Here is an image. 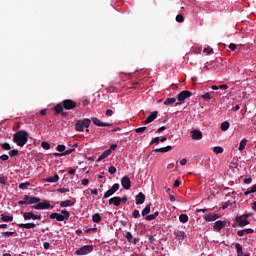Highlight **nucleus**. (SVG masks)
Segmentation results:
<instances>
[{"instance_id":"18","label":"nucleus","mask_w":256,"mask_h":256,"mask_svg":"<svg viewBox=\"0 0 256 256\" xmlns=\"http://www.w3.org/2000/svg\"><path fill=\"white\" fill-rule=\"evenodd\" d=\"M225 225H227L226 222L218 220L214 224V230L215 231H221V229H223L225 227Z\"/></svg>"},{"instance_id":"6","label":"nucleus","mask_w":256,"mask_h":256,"mask_svg":"<svg viewBox=\"0 0 256 256\" xmlns=\"http://www.w3.org/2000/svg\"><path fill=\"white\" fill-rule=\"evenodd\" d=\"M93 252L92 245L82 246L80 249L75 251V255H89V253Z\"/></svg>"},{"instance_id":"62","label":"nucleus","mask_w":256,"mask_h":256,"mask_svg":"<svg viewBox=\"0 0 256 256\" xmlns=\"http://www.w3.org/2000/svg\"><path fill=\"white\" fill-rule=\"evenodd\" d=\"M166 129H167V127L161 126V127L156 131V133H163V131H165Z\"/></svg>"},{"instance_id":"50","label":"nucleus","mask_w":256,"mask_h":256,"mask_svg":"<svg viewBox=\"0 0 256 256\" xmlns=\"http://www.w3.org/2000/svg\"><path fill=\"white\" fill-rule=\"evenodd\" d=\"M147 131V127H140L135 130V133H143Z\"/></svg>"},{"instance_id":"22","label":"nucleus","mask_w":256,"mask_h":256,"mask_svg":"<svg viewBox=\"0 0 256 256\" xmlns=\"http://www.w3.org/2000/svg\"><path fill=\"white\" fill-rule=\"evenodd\" d=\"M109 155H111V150H105L96 160L97 163H99L100 161H103V159H107V157H109Z\"/></svg>"},{"instance_id":"52","label":"nucleus","mask_w":256,"mask_h":256,"mask_svg":"<svg viewBox=\"0 0 256 256\" xmlns=\"http://www.w3.org/2000/svg\"><path fill=\"white\" fill-rule=\"evenodd\" d=\"M74 151H75V148L65 150V151L63 152V155H64V156H65V155H71V153H73Z\"/></svg>"},{"instance_id":"19","label":"nucleus","mask_w":256,"mask_h":256,"mask_svg":"<svg viewBox=\"0 0 256 256\" xmlns=\"http://www.w3.org/2000/svg\"><path fill=\"white\" fill-rule=\"evenodd\" d=\"M145 203V194L143 192H139L136 196V205H143Z\"/></svg>"},{"instance_id":"3","label":"nucleus","mask_w":256,"mask_h":256,"mask_svg":"<svg viewBox=\"0 0 256 256\" xmlns=\"http://www.w3.org/2000/svg\"><path fill=\"white\" fill-rule=\"evenodd\" d=\"M89 125H91V120L89 118H85L84 120H78L75 124V129L79 133H83L85 127L89 129Z\"/></svg>"},{"instance_id":"24","label":"nucleus","mask_w":256,"mask_h":256,"mask_svg":"<svg viewBox=\"0 0 256 256\" xmlns=\"http://www.w3.org/2000/svg\"><path fill=\"white\" fill-rule=\"evenodd\" d=\"M171 149H173V146H166L163 148H158L155 151H156V153H167V152L171 151Z\"/></svg>"},{"instance_id":"61","label":"nucleus","mask_w":256,"mask_h":256,"mask_svg":"<svg viewBox=\"0 0 256 256\" xmlns=\"http://www.w3.org/2000/svg\"><path fill=\"white\" fill-rule=\"evenodd\" d=\"M81 183H82V185L87 186V185H89V179L84 178V179L81 181Z\"/></svg>"},{"instance_id":"23","label":"nucleus","mask_w":256,"mask_h":256,"mask_svg":"<svg viewBox=\"0 0 256 256\" xmlns=\"http://www.w3.org/2000/svg\"><path fill=\"white\" fill-rule=\"evenodd\" d=\"M47 183H57L59 181V175L55 174L54 176H50L46 178Z\"/></svg>"},{"instance_id":"38","label":"nucleus","mask_w":256,"mask_h":256,"mask_svg":"<svg viewBox=\"0 0 256 256\" xmlns=\"http://www.w3.org/2000/svg\"><path fill=\"white\" fill-rule=\"evenodd\" d=\"M125 238L127 239L128 243H133V234H131V232H127L125 234Z\"/></svg>"},{"instance_id":"55","label":"nucleus","mask_w":256,"mask_h":256,"mask_svg":"<svg viewBox=\"0 0 256 256\" xmlns=\"http://www.w3.org/2000/svg\"><path fill=\"white\" fill-rule=\"evenodd\" d=\"M15 232H3L2 235L3 237H11L14 235Z\"/></svg>"},{"instance_id":"53","label":"nucleus","mask_w":256,"mask_h":256,"mask_svg":"<svg viewBox=\"0 0 256 256\" xmlns=\"http://www.w3.org/2000/svg\"><path fill=\"white\" fill-rule=\"evenodd\" d=\"M159 141H161V139H159V137H155L152 139V141L150 142V145H153L155 143H157V145H159Z\"/></svg>"},{"instance_id":"16","label":"nucleus","mask_w":256,"mask_h":256,"mask_svg":"<svg viewBox=\"0 0 256 256\" xmlns=\"http://www.w3.org/2000/svg\"><path fill=\"white\" fill-rule=\"evenodd\" d=\"M109 205H114V207H119L121 205V197L115 196L109 199Z\"/></svg>"},{"instance_id":"45","label":"nucleus","mask_w":256,"mask_h":256,"mask_svg":"<svg viewBox=\"0 0 256 256\" xmlns=\"http://www.w3.org/2000/svg\"><path fill=\"white\" fill-rule=\"evenodd\" d=\"M202 99H205L206 101H211L212 97H211V93L207 92L204 95H202Z\"/></svg>"},{"instance_id":"4","label":"nucleus","mask_w":256,"mask_h":256,"mask_svg":"<svg viewBox=\"0 0 256 256\" xmlns=\"http://www.w3.org/2000/svg\"><path fill=\"white\" fill-rule=\"evenodd\" d=\"M193 95V93L189 90H183L182 92H180L178 94V101L176 103V106L177 105H181V103H183L185 101V99H189V97H191Z\"/></svg>"},{"instance_id":"30","label":"nucleus","mask_w":256,"mask_h":256,"mask_svg":"<svg viewBox=\"0 0 256 256\" xmlns=\"http://www.w3.org/2000/svg\"><path fill=\"white\" fill-rule=\"evenodd\" d=\"M31 187L30 182H25V183H20L19 184V189H22V191H25L26 189H29Z\"/></svg>"},{"instance_id":"20","label":"nucleus","mask_w":256,"mask_h":256,"mask_svg":"<svg viewBox=\"0 0 256 256\" xmlns=\"http://www.w3.org/2000/svg\"><path fill=\"white\" fill-rule=\"evenodd\" d=\"M174 235H175L176 239H178V241H183L184 239L187 238V235H185V232L180 231V230L174 232Z\"/></svg>"},{"instance_id":"29","label":"nucleus","mask_w":256,"mask_h":256,"mask_svg":"<svg viewBox=\"0 0 256 256\" xmlns=\"http://www.w3.org/2000/svg\"><path fill=\"white\" fill-rule=\"evenodd\" d=\"M159 217V212L156 211L154 214H150L146 217V221H154V219H157Z\"/></svg>"},{"instance_id":"49","label":"nucleus","mask_w":256,"mask_h":256,"mask_svg":"<svg viewBox=\"0 0 256 256\" xmlns=\"http://www.w3.org/2000/svg\"><path fill=\"white\" fill-rule=\"evenodd\" d=\"M56 149H57V151H59V153H63V151H65L66 147H65V145H58Z\"/></svg>"},{"instance_id":"28","label":"nucleus","mask_w":256,"mask_h":256,"mask_svg":"<svg viewBox=\"0 0 256 256\" xmlns=\"http://www.w3.org/2000/svg\"><path fill=\"white\" fill-rule=\"evenodd\" d=\"M41 203V198L35 197V196H30V205H35Z\"/></svg>"},{"instance_id":"36","label":"nucleus","mask_w":256,"mask_h":256,"mask_svg":"<svg viewBox=\"0 0 256 256\" xmlns=\"http://www.w3.org/2000/svg\"><path fill=\"white\" fill-rule=\"evenodd\" d=\"M213 151H214V153H215L216 155H221V153H223V147H221V146H216V147H214Z\"/></svg>"},{"instance_id":"11","label":"nucleus","mask_w":256,"mask_h":256,"mask_svg":"<svg viewBox=\"0 0 256 256\" xmlns=\"http://www.w3.org/2000/svg\"><path fill=\"white\" fill-rule=\"evenodd\" d=\"M91 119L93 124L96 125L97 127H113L112 123H104L100 121L99 118L97 117H92Z\"/></svg>"},{"instance_id":"33","label":"nucleus","mask_w":256,"mask_h":256,"mask_svg":"<svg viewBox=\"0 0 256 256\" xmlns=\"http://www.w3.org/2000/svg\"><path fill=\"white\" fill-rule=\"evenodd\" d=\"M173 103H177V99L176 98H167L164 101V105H173Z\"/></svg>"},{"instance_id":"27","label":"nucleus","mask_w":256,"mask_h":256,"mask_svg":"<svg viewBox=\"0 0 256 256\" xmlns=\"http://www.w3.org/2000/svg\"><path fill=\"white\" fill-rule=\"evenodd\" d=\"M151 213V205H146V207L142 210V217H147Z\"/></svg>"},{"instance_id":"34","label":"nucleus","mask_w":256,"mask_h":256,"mask_svg":"<svg viewBox=\"0 0 256 256\" xmlns=\"http://www.w3.org/2000/svg\"><path fill=\"white\" fill-rule=\"evenodd\" d=\"M246 145H247V139L244 138L240 141V145H239V148H238L239 151H243L245 149Z\"/></svg>"},{"instance_id":"26","label":"nucleus","mask_w":256,"mask_h":256,"mask_svg":"<svg viewBox=\"0 0 256 256\" xmlns=\"http://www.w3.org/2000/svg\"><path fill=\"white\" fill-rule=\"evenodd\" d=\"M63 104L59 103L54 107L55 115H59V113H63Z\"/></svg>"},{"instance_id":"12","label":"nucleus","mask_w":256,"mask_h":256,"mask_svg":"<svg viewBox=\"0 0 256 256\" xmlns=\"http://www.w3.org/2000/svg\"><path fill=\"white\" fill-rule=\"evenodd\" d=\"M236 223H238L239 227H247L249 225V220L247 218H244V216H236Z\"/></svg>"},{"instance_id":"46","label":"nucleus","mask_w":256,"mask_h":256,"mask_svg":"<svg viewBox=\"0 0 256 256\" xmlns=\"http://www.w3.org/2000/svg\"><path fill=\"white\" fill-rule=\"evenodd\" d=\"M10 157H17L19 155V150L14 149L9 152Z\"/></svg>"},{"instance_id":"39","label":"nucleus","mask_w":256,"mask_h":256,"mask_svg":"<svg viewBox=\"0 0 256 256\" xmlns=\"http://www.w3.org/2000/svg\"><path fill=\"white\" fill-rule=\"evenodd\" d=\"M41 147H42V149L49 150V149H51V144H49V142L43 141L41 143Z\"/></svg>"},{"instance_id":"31","label":"nucleus","mask_w":256,"mask_h":256,"mask_svg":"<svg viewBox=\"0 0 256 256\" xmlns=\"http://www.w3.org/2000/svg\"><path fill=\"white\" fill-rule=\"evenodd\" d=\"M92 221L94 223H101V215L99 213H96L92 216Z\"/></svg>"},{"instance_id":"9","label":"nucleus","mask_w":256,"mask_h":256,"mask_svg":"<svg viewBox=\"0 0 256 256\" xmlns=\"http://www.w3.org/2000/svg\"><path fill=\"white\" fill-rule=\"evenodd\" d=\"M23 217L25 221H29L33 219V221H41V215H35L33 212H25L23 213Z\"/></svg>"},{"instance_id":"63","label":"nucleus","mask_w":256,"mask_h":256,"mask_svg":"<svg viewBox=\"0 0 256 256\" xmlns=\"http://www.w3.org/2000/svg\"><path fill=\"white\" fill-rule=\"evenodd\" d=\"M43 247L44 249H49L51 247V244L49 242H44Z\"/></svg>"},{"instance_id":"14","label":"nucleus","mask_w":256,"mask_h":256,"mask_svg":"<svg viewBox=\"0 0 256 256\" xmlns=\"http://www.w3.org/2000/svg\"><path fill=\"white\" fill-rule=\"evenodd\" d=\"M157 115H159V111L152 112L144 121L145 125H149V123H153L155 119H157Z\"/></svg>"},{"instance_id":"59","label":"nucleus","mask_w":256,"mask_h":256,"mask_svg":"<svg viewBox=\"0 0 256 256\" xmlns=\"http://www.w3.org/2000/svg\"><path fill=\"white\" fill-rule=\"evenodd\" d=\"M242 216H244V219L247 220V219H249V217H253V212L243 214Z\"/></svg>"},{"instance_id":"58","label":"nucleus","mask_w":256,"mask_h":256,"mask_svg":"<svg viewBox=\"0 0 256 256\" xmlns=\"http://www.w3.org/2000/svg\"><path fill=\"white\" fill-rule=\"evenodd\" d=\"M229 49L232 50V51H235V49H237V44L231 43V44L229 45Z\"/></svg>"},{"instance_id":"41","label":"nucleus","mask_w":256,"mask_h":256,"mask_svg":"<svg viewBox=\"0 0 256 256\" xmlns=\"http://www.w3.org/2000/svg\"><path fill=\"white\" fill-rule=\"evenodd\" d=\"M23 200H24V204L25 205H31V196H29V195H24V198H23Z\"/></svg>"},{"instance_id":"35","label":"nucleus","mask_w":256,"mask_h":256,"mask_svg":"<svg viewBox=\"0 0 256 256\" xmlns=\"http://www.w3.org/2000/svg\"><path fill=\"white\" fill-rule=\"evenodd\" d=\"M73 205V202L71 200L62 201L60 203V207H71Z\"/></svg>"},{"instance_id":"32","label":"nucleus","mask_w":256,"mask_h":256,"mask_svg":"<svg viewBox=\"0 0 256 256\" xmlns=\"http://www.w3.org/2000/svg\"><path fill=\"white\" fill-rule=\"evenodd\" d=\"M179 221L180 223H187V221H189V216H187V214H181L179 216Z\"/></svg>"},{"instance_id":"60","label":"nucleus","mask_w":256,"mask_h":256,"mask_svg":"<svg viewBox=\"0 0 256 256\" xmlns=\"http://www.w3.org/2000/svg\"><path fill=\"white\" fill-rule=\"evenodd\" d=\"M112 115H113V110L111 109L106 110V117H112Z\"/></svg>"},{"instance_id":"44","label":"nucleus","mask_w":256,"mask_h":256,"mask_svg":"<svg viewBox=\"0 0 256 256\" xmlns=\"http://www.w3.org/2000/svg\"><path fill=\"white\" fill-rule=\"evenodd\" d=\"M176 21H177V23H183L185 21V17H183V15H181V14H178L176 16Z\"/></svg>"},{"instance_id":"54","label":"nucleus","mask_w":256,"mask_h":256,"mask_svg":"<svg viewBox=\"0 0 256 256\" xmlns=\"http://www.w3.org/2000/svg\"><path fill=\"white\" fill-rule=\"evenodd\" d=\"M244 183L245 185H251V183H253V178L249 177L244 179Z\"/></svg>"},{"instance_id":"10","label":"nucleus","mask_w":256,"mask_h":256,"mask_svg":"<svg viewBox=\"0 0 256 256\" xmlns=\"http://www.w3.org/2000/svg\"><path fill=\"white\" fill-rule=\"evenodd\" d=\"M121 185L123 189H126V191L131 189V179H129V176H124L121 178Z\"/></svg>"},{"instance_id":"15","label":"nucleus","mask_w":256,"mask_h":256,"mask_svg":"<svg viewBox=\"0 0 256 256\" xmlns=\"http://www.w3.org/2000/svg\"><path fill=\"white\" fill-rule=\"evenodd\" d=\"M255 233V230L251 229V228H246V229H243V230H239L237 232V235L238 237H244V235H251Z\"/></svg>"},{"instance_id":"5","label":"nucleus","mask_w":256,"mask_h":256,"mask_svg":"<svg viewBox=\"0 0 256 256\" xmlns=\"http://www.w3.org/2000/svg\"><path fill=\"white\" fill-rule=\"evenodd\" d=\"M32 209L41 211V210H45V209H53V206H51V204H49V201L44 200L43 202H38L36 205L32 206Z\"/></svg>"},{"instance_id":"40","label":"nucleus","mask_w":256,"mask_h":256,"mask_svg":"<svg viewBox=\"0 0 256 256\" xmlns=\"http://www.w3.org/2000/svg\"><path fill=\"white\" fill-rule=\"evenodd\" d=\"M8 179H9V177H7V176H1V175H0V184H1V185H7Z\"/></svg>"},{"instance_id":"57","label":"nucleus","mask_w":256,"mask_h":256,"mask_svg":"<svg viewBox=\"0 0 256 256\" xmlns=\"http://www.w3.org/2000/svg\"><path fill=\"white\" fill-rule=\"evenodd\" d=\"M248 191H249L250 194L251 193H256V184L253 185L252 187L248 188Z\"/></svg>"},{"instance_id":"51","label":"nucleus","mask_w":256,"mask_h":256,"mask_svg":"<svg viewBox=\"0 0 256 256\" xmlns=\"http://www.w3.org/2000/svg\"><path fill=\"white\" fill-rule=\"evenodd\" d=\"M58 193H69V188H59L57 189Z\"/></svg>"},{"instance_id":"2","label":"nucleus","mask_w":256,"mask_h":256,"mask_svg":"<svg viewBox=\"0 0 256 256\" xmlns=\"http://www.w3.org/2000/svg\"><path fill=\"white\" fill-rule=\"evenodd\" d=\"M69 217H71V214L67 210H62L61 214L54 212V213L50 214V216H49L50 219H56V221H59V222L69 221Z\"/></svg>"},{"instance_id":"7","label":"nucleus","mask_w":256,"mask_h":256,"mask_svg":"<svg viewBox=\"0 0 256 256\" xmlns=\"http://www.w3.org/2000/svg\"><path fill=\"white\" fill-rule=\"evenodd\" d=\"M62 105L66 111H71V109H75L77 107V102L71 99H66L62 101Z\"/></svg>"},{"instance_id":"47","label":"nucleus","mask_w":256,"mask_h":256,"mask_svg":"<svg viewBox=\"0 0 256 256\" xmlns=\"http://www.w3.org/2000/svg\"><path fill=\"white\" fill-rule=\"evenodd\" d=\"M132 216L134 217V219H139V217H141V214L139 213V210H134L132 212Z\"/></svg>"},{"instance_id":"37","label":"nucleus","mask_w":256,"mask_h":256,"mask_svg":"<svg viewBox=\"0 0 256 256\" xmlns=\"http://www.w3.org/2000/svg\"><path fill=\"white\" fill-rule=\"evenodd\" d=\"M229 122H227V121H224V122H222V124H221V130L222 131H227L228 129H229Z\"/></svg>"},{"instance_id":"13","label":"nucleus","mask_w":256,"mask_h":256,"mask_svg":"<svg viewBox=\"0 0 256 256\" xmlns=\"http://www.w3.org/2000/svg\"><path fill=\"white\" fill-rule=\"evenodd\" d=\"M191 135L194 141H201L203 139V132L201 130H192Z\"/></svg>"},{"instance_id":"17","label":"nucleus","mask_w":256,"mask_h":256,"mask_svg":"<svg viewBox=\"0 0 256 256\" xmlns=\"http://www.w3.org/2000/svg\"><path fill=\"white\" fill-rule=\"evenodd\" d=\"M221 215L215 214V213H209L205 216V221L211 222V221H217Z\"/></svg>"},{"instance_id":"48","label":"nucleus","mask_w":256,"mask_h":256,"mask_svg":"<svg viewBox=\"0 0 256 256\" xmlns=\"http://www.w3.org/2000/svg\"><path fill=\"white\" fill-rule=\"evenodd\" d=\"M203 52L206 53V55H211V53H213V48L211 47L204 48Z\"/></svg>"},{"instance_id":"8","label":"nucleus","mask_w":256,"mask_h":256,"mask_svg":"<svg viewBox=\"0 0 256 256\" xmlns=\"http://www.w3.org/2000/svg\"><path fill=\"white\" fill-rule=\"evenodd\" d=\"M119 183L114 184L108 191L104 194V199H109V197L115 195L117 193V190L120 189Z\"/></svg>"},{"instance_id":"43","label":"nucleus","mask_w":256,"mask_h":256,"mask_svg":"<svg viewBox=\"0 0 256 256\" xmlns=\"http://www.w3.org/2000/svg\"><path fill=\"white\" fill-rule=\"evenodd\" d=\"M108 172L110 173V175H115V173H117V168L115 166H110L108 168Z\"/></svg>"},{"instance_id":"25","label":"nucleus","mask_w":256,"mask_h":256,"mask_svg":"<svg viewBox=\"0 0 256 256\" xmlns=\"http://www.w3.org/2000/svg\"><path fill=\"white\" fill-rule=\"evenodd\" d=\"M1 220L4 223H11V221H13V216H8V215H5V214H1Z\"/></svg>"},{"instance_id":"21","label":"nucleus","mask_w":256,"mask_h":256,"mask_svg":"<svg viewBox=\"0 0 256 256\" xmlns=\"http://www.w3.org/2000/svg\"><path fill=\"white\" fill-rule=\"evenodd\" d=\"M18 227H20V229H35V227H37V224L31 222L26 224H19Z\"/></svg>"},{"instance_id":"56","label":"nucleus","mask_w":256,"mask_h":256,"mask_svg":"<svg viewBox=\"0 0 256 256\" xmlns=\"http://www.w3.org/2000/svg\"><path fill=\"white\" fill-rule=\"evenodd\" d=\"M0 159H1V161H8L9 160V155L3 154V155L0 156Z\"/></svg>"},{"instance_id":"42","label":"nucleus","mask_w":256,"mask_h":256,"mask_svg":"<svg viewBox=\"0 0 256 256\" xmlns=\"http://www.w3.org/2000/svg\"><path fill=\"white\" fill-rule=\"evenodd\" d=\"M1 147L4 149V151H11V145L9 143H3L1 144Z\"/></svg>"},{"instance_id":"64","label":"nucleus","mask_w":256,"mask_h":256,"mask_svg":"<svg viewBox=\"0 0 256 256\" xmlns=\"http://www.w3.org/2000/svg\"><path fill=\"white\" fill-rule=\"evenodd\" d=\"M128 200H129V198H127V196H124V197L120 198V203H125Z\"/></svg>"},{"instance_id":"1","label":"nucleus","mask_w":256,"mask_h":256,"mask_svg":"<svg viewBox=\"0 0 256 256\" xmlns=\"http://www.w3.org/2000/svg\"><path fill=\"white\" fill-rule=\"evenodd\" d=\"M13 141L18 147H25L29 141V133L25 130H20L13 135Z\"/></svg>"}]
</instances>
